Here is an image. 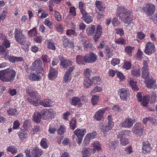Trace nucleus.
<instances>
[{
  "instance_id": "nucleus-1",
  "label": "nucleus",
  "mask_w": 157,
  "mask_h": 157,
  "mask_svg": "<svg viewBox=\"0 0 157 157\" xmlns=\"http://www.w3.org/2000/svg\"><path fill=\"white\" fill-rule=\"evenodd\" d=\"M117 15L125 24H128L126 26V29L129 31L131 30L133 25L132 23V19L131 12L122 6H119L117 9Z\"/></svg>"
},
{
  "instance_id": "nucleus-2",
  "label": "nucleus",
  "mask_w": 157,
  "mask_h": 157,
  "mask_svg": "<svg viewBox=\"0 0 157 157\" xmlns=\"http://www.w3.org/2000/svg\"><path fill=\"white\" fill-rule=\"evenodd\" d=\"M26 91L30 97L33 98H28V102L35 106L38 105L40 103V96L36 90L32 86H29L27 87Z\"/></svg>"
},
{
  "instance_id": "nucleus-3",
  "label": "nucleus",
  "mask_w": 157,
  "mask_h": 157,
  "mask_svg": "<svg viewBox=\"0 0 157 157\" xmlns=\"http://www.w3.org/2000/svg\"><path fill=\"white\" fill-rule=\"evenodd\" d=\"M16 72L13 69H4L0 71V79L3 82L13 80L14 78Z\"/></svg>"
},
{
  "instance_id": "nucleus-4",
  "label": "nucleus",
  "mask_w": 157,
  "mask_h": 157,
  "mask_svg": "<svg viewBox=\"0 0 157 157\" xmlns=\"http://www.w3.org/2000/svg\"><path fill=\"white\" fill-rule=\"evenodd\" d=\"M26 72H28L29 69H26ZM42 69H29L31 71L30 74L29 75L28 78L34 81L39 80L43 75L42 73Z\"/></svg>"
},
{
  "instance_id": "nucleus-5",
  "label": "nucleus",
  "mask_w": 157,
  "mask_h": 157,
  "mask_svg": "<svg viewBox=\"0 0 157 157\" xmlns=\"http://www.w3.org/2000/svg\"><path fill=\"white\" fill-rule=\"evenodd\" d=\"M130 131H123L117 133V136L120 138V144L122 146H125L129 143V140L125 138L126 137L129 136L130 134Z\"/></svg>"
},
{
  "instance_id": "nucleus-6",
  "label": "nucleus",
  "mask_w": 157,
  "mask_h": 157,
  "mask_svg": "<svg viewBox=\"0 0 157 157\" xmlns=\"http://www.w3.org/2000/svg\"><path fill=\"white\" fill-rule=\"evenodd\" d=\"M14 37L16 41L21 44H23L25 42L26 37L23 34L22 31L20 29H15Z\"/></svg>"
},
{
  "instance_id": "nucleus-7",
  "label": "nucleus",
  "mask_w": 157,
  "mask_h": 157,
  "mask_svg": "<svg viewBox=\"0 0 157 157\" xmlns=\"http://www.w3.org/2000/svg\"><path fill=\"white\" fill-rule=\"evenodd\" d=\"M144 129L140 122L136 123L132 130V132L134 135L137 137L141 136L143 134Z\"/></svg>"
},
{
  "instance_id": "nucleus-8",
  "label": "nucleus",
  "mask_w": 157,
  "mask_h": 157,
  "mask_svg": "<svg viewBox=\"0 0 157 157\" xmlns=\"http://www.w3.org/2000/svg\"><path fill=\"white\" fill-rule=\"evenodd\" d=\"M42 118L43 119H51L55 114V111L53 109H45L42 110Z\"/></svg>"
},
{
  "instance_id": "nucleus-9",
  "label": "nucleus",
  "mask_w": 157,
  "mask_h": 157,
  "mask_svg": "<svg viewBox=\"0 0 157 157\" xmlns=\"http://www.w3.org/2000/svg\"><path fill=\"white\" fill-rule=\"evenodd\" d=\"M155 49L154 44L152 42L149 41L146 44L144 52L147 55H150L155 52Z\"/></svg>"
},
{
  "instance_id": "nucleus-10",
  "label": "nucleus",
  "mask_w": 157,
  "mask_h": 157,
  "mask_svg": "<svg viewBox=\"0 0 157 157\" xmlns=\"http://www.w3.org/2000/svg\"><path fill=\"white\" fill-rule=\"evenodd\" d=\"M143 9L147 16H151L155 12V6L153 4L149 3L146 4L143 7Z\"/></svg>"
},
{
  "instance_id": "nucleus-11",
  "label": "nucleus",
  "mask_w": 157,
  "mask_h": 157,
  "mask_svg": "<svg viewBox=\"0 0 157 157\" xmlns=\"http://www.w3.org/2000/svg\"><path fill=\"white\" fill-rule=\"evenodd\" d=\"M97 56L93 53L86 54L85 56L84 62L93 63L97 60Z\"/></svg>"
},
{
  "instance_id": "nucleus-12",
  "label": "nucleus",
  "mask_w": 157,
  "mask_h": 157,
  "mask_svg": "<svg viewBox=\"0 0 157 157\" xmlns=\"http://www.w3.org/2000/svg\"><path fill=\"white\" fill-rule=\"evenodd\" d=\"M135 123L134 119L128 118L125 119L120 124V125L122 127L129 128L132 127Z\"/></svg>"
},
{
  "instance_id": "nucleus-13",
  "label": "nucleus",
  "mask_w": 157,
  "mask_h": 157,
  "mask_svg": "<svg viewBox=\"0 0 157 157\" xmlns=\"http://www.w3.org/2000/svg\"><path fill=\"white\" fill-rule=\"evenodd\" d=\"M99 126L100 128L101 132L104 135L107 134V132L111 130L113 127L112 124L110 125L107 124L105 125L102 123L100 124Z\"/></svg>"
},
{
  "instance_id": "nucleus-14",
  "label": "nucleus",
  "mask_w": 157,
  "mask_h": 157,
  "mask_svg": "<svg viewBox=\"0 0 157 157\" xmlns=\"http://www.w3.org/2000/svg\"><path fill=\"white\" fill-rule=\"evenodd\" d=\"M118 94L121 98L123 100H126L129 96L128 90L124 88L120 89L118 91Z\"/></svg>"
},
{
  "instance_id": "nucleus-15",
  "label": "nucleus",
  "mask_w": 157,
  "mask_h": 157,
  "mask_svg": "<svg viewBox=\"0 0 157 157\" xmlns=\"http://www.w3.org/2000/svg\"><path fill=\"white\" fill-rule=\"evenodd\" d=\"M102 28L100 25H97L96 30L95 33L93 37L94 39L95 42L98 41L100 38L102 33Z\"/></svg>"
},
{
  "instance_id": "nucleus-16",
  "label": "nucleus",
  "mask_w": 157,
  "mask_h": 157,
  "mask_svg": "<svg viewBox=\"0 0 157 157\" xmlns=\"http://www.w3.org/2000/svg\"><path fill=\"white\" fill-rule=\"evenodd\" d=\"M106 110V109H102L99 110L95 114V118L98 121L101 120L104 118L103 114Z\"/></svg>"
},
{
  "instance_id": "nucleus-17",
  "label": "nucleus",
  "mask_w": 157,
  "mask_h": 157,
  "mask_svg": "<svg viewBox=\"0 0 157 157\" xmlns=\"http://www.w3.org/2000/svg\"><path fill=\"white\" fill-rule=\"evenodd\" d=\"M73 69H67L65 72L63 78V82L65 83H67L70 82L71 79V73L72 72Z\"/></svg>"
},
{
  "instance_id": "nucleus-18",
  "label": "nucleus",
  "mask_w": 157,
  "mask_h": 157,
  "mask_svg": "<svg viewBox=\"0 0 157 157\" xmlns=\"http://www.w3.org/2000/svg\"><path fill=\"white\" fill-rule=\"evenodd\" d=\"M142 144L143 152L144 154L149 152L151 149V144L147 141L143 142Z\"/></svg>"
},
{
  "instance_id": "nucleus-19",
  "label": "nucleus",
  "mask_w": 157,
  "mask_h": 157,
  "mask_svg": "<svg viewBox=\"0 0 157 157\" xmlns=\"http://www.w3.org/2000/svg\"><path fill=\"white\" fill-rule=\"evenodd\" d=\"M97 9L100 11L104 10L105 8V5L104 3L99 1H96L95 3Z\"/></svg>"
},
{
  "instance_id": "nucleus-20",
  "label": "nucleus",
  "mask_w": 157,
  "mask_h": 157,
  "mask_svg": "<svg viewBox=\"0 0 157 157\" xmlns=\"http://www.w3.org/2000/svg\"><path fill=\"white\" fill-rule=\"evenodd\" d=\"M58 71L56 69H50L48 74L49 79L50 80L55 79L57 76Z\"/></svg>"
},
{
  "instance_id": "nucleus-21",
  "label": "nucleus",
  "mask_w": 157,
  "mask_h": 157,
  "mask_svg": "<svg viewBox=\"0 0 157 157\" xmlns=\"http://www.w3.org/2000/svg\"><path fill=\"white\" fill-rule=\"evenodd\" d=\"M73 62L71 60H65L63 63L61 64V66L63 68H66L70 67L69 69H74L75 67L72 66Z\"/></svg>"
},
{
  "instance_id": "nucleus-22",
  "label": "nucleus",
  "mask_w": 157,
  "mask_h": 157,
  "mask_svg": "<svg viewBox=\"0 0 157 157\" xmlns=\"http://www.w3.org/2000/svg\"><path fill=\"white\" fill-rule=\"evenodd\" d=\"M42 118V115L38 112H35L33 116V120L34 122L40 123Z\"/></svg>"
},
{
  "instance_id": "nucleus-23",
  "label": "nucleus",
  "mask_w": 157,
  "mask_h": 157,
  "mask_svg": "<svg viewBox=\"0 0 157 157\" xmlns=\"http://www.w3.org/2000/svg\"><path fill=\"white\" fill-rule=\"evenodd\" d=\"M82 14V18L86 23L89 24L92 21V18L86 12Z\"/></svg>"
},
{
  "instance_id": "nucleus-24",
  "label": "nucleus",
  "mask_w": 157,
  "mask_h": 157,
  "mask_svg": "<svg viewBox=\"0 0 157 157\" xmlns=\"http://www.w3.org/2000/svg\"><path fill=\"white\" fill-rule=\"evenodd\" d=\"M95 27L94 25H90L86 29V32L88 36L93 35L95 30Z\"/></svg>"
},
{
  "instance_id": "nucleus-25",
  "label": "nucleus",
  "mask_w": 157,
  "mask_h": 157,
  "mask_svg": "<svg viewBox=\"0 0 157 157\" xmlns=\"http://www.w3.org/2000/svg\"><path fill=\"white\" fill-rule=\"evenodd\" d=\"M42 62L40 60H37L33 63L31 67L35 69L42 68Z\"/></svg>"
},
{
  "instance_id": "nucleus-26",
  "label": "nucleus",
  "mask_w": 157,
  "mask_h": 157,
  "mask_svg": "<svg viewBox=\"0 0 157 157\" xmlns=\"http://www.w3.org/2000/svg\"><path fill=\"white\" fill-rule=\"evenodd\" d=\"M86 133V129L78 128L74 132V134L77 137L83 136Z\"/></svg>"
},
{
  "instance_id": "nucleus-27",
  "label": "nucleus",
  "mask_w": 157,
  "mask_h": 157,
  "mask_svg": "<svg viewBox=\"0 0 157 157\" xmlns=\"http://www.w3.org/2000/svg\"><path fill=\"white\" fill-rule=\"evenodd\" d=\"M155 80L153 79H150L148 80L147 82V86L148 88H152L154 89L156 88V86L155 84Z\"/></svg>"
},
{
  "instance_id": "nucleus-28",
  "label": "nucleus",
  "mask_w": 157,
  "mask_h": 157,
  "mask_svg": "<svg viewBox=\"0 0 157 157\" xmlns=\"http://www.w3.org/2000/svg\"><path fill=\"white\" fill-rule=\"evenodd\" d=\"M52 102L53 101H52L51 100L49 99H47L42 101H41L40 100V103L39 104H40L41 105L45 107H48L51 106Z\"/></svg>"
},
{
  "instance_id": "nucleus-29",
  "label": "nucleus",
  "mask_w": 157,
  "mask_h": 157,
  "mask_svg": "<svg viewBox=\"0 0 157 157\" xmlns=\"http://www.w3.org/2000/svg\"><path fill=\"white\" fill-rule=\"evenodd\" d=\"M92 152V149L88 147H84L82 151L83 157H87L90 155Z\"/></svg>"
},
{
  "instance_id": "nucleus-30",
  "label": "nucleus",
  "mask_w": 157,
  "mask_h": 157,
  "mask_svg": "<svg viewBox=\"0 0 157 157\" xmlns=\"http://www.w3.org/2000/svg\"><path fill=\"white\" fill-rule=\"evenodd\" d=\"M71 103L75 106L77 105L79 107H80L82 105L80 99L77 97L72 98Z\"/></svg>"
},
{
  "instance_id": "nucleus-31",
  "label": "nucleus",
  "mask_w": 157,
  "mask_h": 157,
  "mask_svg": "<svg viewBox=\"0 0 157 157\" xmlns=\"http://www.w3.org/2000/svg\"><path fill=\"white\" fill-rule=\"evenodd\" d=\"M43 152L41 149H36L33 151V157H40L43 154Z\"/></svg>"
},
{
  "instance_id": "nucleus-32",
  "label": "nucleus",
  "mask_w": 157,
  "mask_h": 157,
  "mask_svg": "<svg viewBox=\"0 0 157 157\" xmlns=\"http://www.w3.org/2000/svg\"><path fill=\"white\" fill-rule=\"evenodd\" d=\"M93 82L92 80L89 78H86L84 82V86L85 88H88L89 86L92 85Z\"/></svg>"
},
{
  "instance_id": "nucleus-33",
  "label": "nucleus",
  "mask_w": 157,
  "mask_h": 157,
  "mask_svg": "<svg viewBox=\"0 0 157 157\" xmlns=\"http://www.w3.org/2000/svg\"><path fill=\"white\" fill-rule=\"evenodd\" d=\"M128 81L133 90L135 91L139 90L138 88L136 85V82L133 80H128Z\"/></svg>"
},
{
  "instance_id": "nucleus-34",
  "label": "nucleus",
  "mask_w": 157,
  "mask_h": 157,
  "mask_svg": "<svg viewBox=\"0 0 157 157\" xmlns=\"http://www.w3.org/2000/svg\"><path fill=\"white\" fill-rule=\"evenodd\" d=\"M41 147L44 148H46L48 147V140L45 138L42 139L40 142Z\"/></svg>"
},
{
  "instance_id": "nucleus-35",
  "label": "nucleus",
  "mask_w": 157,
  "mask_h": 157,
  "mask_svg": "<svg viewBox=\"0 0 157 157\" xmlns=\"http://www.w3.org/2000/svg\"><path fill=\"white\" fill-rule=\"evenodd\" d=\"M7 151L15 155L17 152V148L13 146H10L7 148Z\"/></svg>"
},
{
  "instance_id": "nucleus-36",
  "label": "nucleus",
  "mask_w": 157,
  "mask_h": 157,
  "mask_svg": "<svg viewBox=\"0 0 157 157\" xmlns=\"http://www.w3.org/2000/svg\"><path fill=\"white\" fill-rule=\"evenodd\" d=\"M134 49V47L129 46L125 47L124 50L127 54L131 56L132 55V51Z\"/></svg>"
},
{
  "instance_id": "nucleus-37",
  "label": "nucleus",
  "mask_w": 157,
  "mask_h": 157,
  "mask_svg": "<svg viewBox=\"0 0 157 157\" xmlns=\"http://www.w3.org/2000/svg\"><path fill=\"white\" fill-rule=\"evenodd\" d=\"M94 148L98 151L101 150V145L100 143L97 141H95L92 144Z\"/></svg>"
},
{
  "instance_id": "nucleus-38",
  "label": "nucleus",
  "mask_w": 157,
  "mask_h": 157,
  "mask_svg": "<svg viewBox=\"0 0 157 157\" xmlns=\"http://www.w3.org/2000/svg\"><path fill=\"white\" fill-rule=\"evenodd\" d=\"M150 101L149 97L147 96H146L143 97L142 102L141 103V105L143 106H146Z\"/></svg>"
},
{
  "instance_id": "nucleus-39",
  "label": "nucleus",
  "mask_w": 157,
  "mask_h": 157,
  "mask_svg": "<svg viewBox=\"0 0 157 157\" xmlns=\"http://www.w3.org/2000/svg\"><path fill=\"white\" fill-rule=\"evenodd\" d=\"M27 132H21L19 134V136L20 139L24 140L26 139L28 137Z\"/></svg>"
},
{
  "instance_id": "nucleus-40",
  "label": "nucleus",
  "mask_w": 157,
  "mask_h": 157,
  "mask_svg": "<svg viewBox=\"0 0 157 157\" xmlns=\"http://www.w3.org/2000/svg\"><path fill=\"white\" fill-rule=\"evenodd\" d=\"M85 56H82L81 55H78L76 57V62L78 64H83V61L84 62Z\"/></svg>"
},
{
  "instance_id": "nucleus-41",
  "label": "nucleus",
  "mask_w": 157,
  "mask_h": 157,
  "mask_svg": "<svg viewBox=\"0 0 157 157\" xmlns=\"http://www.w3.org/2000/svg\"><path fill=\"white\" fill-rule=\"evenodd\" d=\"M92 79L93 83L99 84L101 83V80L99 76H94L92 77Z\"/></svg>"
},
{
  "instance_id": "nucleus-42",
  "label": "nucleus",
  "mask_w": 157,
  "mask_h": 157,
  "mask_svg": "<svg viewBox=\"0 0 157 157\" xmlns=\"http://www.w3.org/2000/svg\"><path fill=\"white\" fill-rule=\"evenodd\" d=\"M66 131L65 127L63 125H61L60 126L58 130V134L60 135L63 134Z\"/></svg>"
},
{
  "instance_id": "nucleus-43",
  "label": "nucleus",
  "mask_w": 157,
  "mask_h": 157,
  "mask_svg": "<svg viewBox=\"0 0 157 157\" xmlns=\"http://www.w3.org/2000/svg\"><path fill=\"white\" fill-rule=\"evenodd\" d=\"M7 112L10 116H15L18 114V112L16 109H12L7 110Z\"/></svg>"
},
{
  "instance_id": "nucleus-44",
  "label": "nucleus",
  "mask_w": 157,
  "mask_h": 157,
  "mask_svg": "<svg viewBox=\"0 0 157 157\" xmlns=\"http://www.w3.org/2000/svg\"><path fill=\"white\" fill-rule=\"evenodd\" d=\"M143 52L140 49H138L136 54V58L138 60L141 59L143 58Z\"/></svg>"
},
{
  "instance_id": "nucleus-45",
  "label": "nucleus",
  "mask_w": 157,
  "mask_h": 157,
  "mask_svg": "<svg viewBox=\"0 0 157 157\" xmlns=\"http://www.w3.org/2000/svg\"><path fill=\"white\" fill-rule=\"evenodd\" d=\"M54 17L55 19L58 21H62L61 16L60 15L59 13L56 11L54 10Z\"/></svg>"
},
{
  "instance_id": "nucleus-46",
  "label": "nucleus",
  "mask_w": 157,
  "mask_h": 157,
  "mask_svg": "<svg viewBox=\"0 0 157 157\" xmlns=\"http://www.w3.org/2000/svg\"><path fill=\"white\" fill-rule=\"evenodd\" d=\"M99 100V97L98 96L94 95L92 96L91 101L93 105H95L97 104Z\"/></svg>"
},
{
  "instance_id": "nucleus-47",
  "label": "nucleus",
  "mask_w": 157,
  "mask_h": 157,
  "mask_svg": "<svg viewBox=\"0 0 157 157\" xmlns=\"http://www.w3.org/2000/svg\"><path fill=\"white\" fill-rule=\"evenodd\" d=\"M28 34L31 37L36 36L37 35L36 29L35 28L29 30L28 32Z\"/></svg>"
},
{
  "instance_id": "nucleus-48",
  "label": "nucleus",
  "mask_w": 157,
  "mask_h": 157,
  "mask_svg": "<svg viewBox=\"0 0 157 157\" xmlns=\"http://www.w3.org/2000/svg\"><path fill=\"white\" fill-rule=\"evenodd\" d=\"M63 45L64 47L69 46V44L70 43L69 40L65 36H63Z\"/></svg>"
},
{
  "instance_id": "nucleus-49",
  "label": "nucleus",
  "mask_w": 157,
  "mask_h": 157,
  "mask_svg": "<svg viewBox=\"0 0 157 157\" xmlns=\"http://www.w3.org/2000/svg\"><path fill=\"white\" fill-rule=\"evenodd\" d=\"M97 135V134L96 132H93L92 133H88L86 135V136L90 140L95 138Z\"/></svg>"
},
{
  "instance_id": "nucleus-50",
  "label": "nucleus",
  "mask_w": 157,
  "mask_h": 157,
  "mask_svg": "<svg viewBox=\"0 0 157 157\" xmlns=\"http://www.w3.org/2000/svg\"><path fill=\"white\" fill-rule=\"evenodd\" d=\"M92 74L93 72L90 71V69H85L84 71V75L87 78L90 77Z\"/></svg>"
},
{
  "instance_id": "nucleus-51",
  "label": "nucleus",
  "mask_w": 157,
  "mask_h": 157,
  "mask_svg": "<svg viewBox=\"0 0 157 157\" xmlns=\"http://www.w3.org/2000/svg\"><path fill=\"white\" fill-rule=\"evenodd\" d=\"M148 69H143L142 71V76L144 78H147L149 75Z\"/></svg>"
},
{
  "instance_id": "nucleus-52",
  "label": "nucleus",
  "mask_w": 157,
  "mask_h": 157,
  "mask_svg": "<svg viewBox=\"0 0 157 157\" xmlns=\"http://www.w3.org/2000/svg\"><path fill=\"white\" fill-rule=\"evenodd\" d=\"M115 43L118 44H124L126 43L125 40L123 38H119L114 40Z\"/></svg>"
},
{
  "instance_id": "nucleus-53",
  "label": "nucleus",
  "mask_w": 157,
  "mask_h": 157,
  "mask_svg": "<svg viewBox=\"0 0 157 157\" xmlns=\"http://www.w3.org/2000/svg\"><path fill=\"white\" fill-rule=\"evenodd\" d=\"M131 67V63L130 62L125 61L122 66L124 69H130Z\"/></svg>"
},
{
  "instance_id": "nucleus-54",
  "label": "nucleus",
  "mask_w": 157,
  "mask_h": 157,
  "mask_svg": "<svg viewBox=\"0 0 157 157\" xmlns=\"http://www.w3.org/2000/svg\"><path fill=\"white\" fill-rule=\"evenodd\" d=\"M48 48L49 49H52V50H55L56 49V47L54 44L52 43L47 41Z\"/></svg>"
},
{
  "instance_id": "nucleus-55",
  "label": "nucleus",
  "mask_w": 157,
  "mask_h": 157,
  "mask_svg": "<svg viewBox=\"0 0 157 157\" xmlns=\"http://www.w3.org/2000/svg\"><path fill=\"white\" fill-rule=\"evenodd\" d=\"M84 4L82 2H80L79 3V8L82 14L86 12L84 9Z\"/></svg>"
},
{
  "instance_id": "nucleus-56",
  "label": "nucleus",
  "mask_w": 157,
  "mask_h": 157,
  "mask_svg": "<svg viewBox=\"0 0 157 157\" xmlns=\"http://www.w3.org/2000/svg\"><path fill=\"white\" fill-rule=\"evenodd\" d=\"M70 127L71 129L74 130L76 127V121L75 119H72L70 123Z\"/></svg>"
},
{
  "instance_id": "nucleus-57",
  "label": "nucleus",
  "mask_w": 157,
  "mask_h": 157,
  "mask_svg": "<svg viewBox=\"0 0 157 157\" xmlns=\"http://www.w3.org/2000/svg\"><path fill=\"white\" fill-rule=\"evenodd\" d=\"M66 34L67 35H73L75 36H76L77 35V33H76L75 30L71 29H68L67 30V32H66Z\"/></svg>"
},
{
  "instance_id": "nucleus-58",
  "label": "nucleus",
  "mask_w": 157,
  "mask_h": 157,
  "mask_svg": "<svg viewBox=\"0 0 157 157\" xmlns=\"http://www.w3.org/2000/svg\"><path fill=\"white\" fill-rule=\"evenodd\" d=\"M102 90V89L101 87L97 86L92 90L91 93H95L97 92H100Z\"/></svg>"
},
{
  "instance_id": "nucleus-59",
  "label": "nucleus",
  "mask_w": 157,
  "mask_h": 157,
  "mask_svg": "<svg viewBox=\"0 0 157 157\" xmlns=\"http://www.w3.org/2000/svg\"><path fill=\"white\" fill-rule=\"evenodd\" d=\"M140 72L139 69H133L132 71V74L134 76H139L140 75Z\"/></svg>"
},
{
  "instance_id": "nucleus-60",
  "label": "nucleus",
  "mask_w": 157,
  "mask_h": 157,
  "mask_svg": "<svg viewBox=\"0 0 157 157\" xmlns=\"http://www.w3.org/2000/svg\"><path fill=\"white\" fill-rule=\"evenodd\" d=\"M112 23L113 25L115 27L118 26L120 24V21H118L117 19L116 18H114L112 19Z\"/></svg>"
},
{
  "instance_id": "nucleus-61",
  "label": "nucleus",
  "mask_w": 157,
  "mask_h": 157,
  "mask_svg": "<svg viewBox=\"0 0 157 157\" xmlns=\"http://www.w3.org/2000/svg\"><path fill=\"white\" fill-rule=\"evenodd\" d=\"M115 31L117 34L120 35L121 36L124 35V32L123 29L121 28H116L115 29Z\"/></svg>"
},
{
  "instance_id": "nucleus-62",
  "label": "nucleus",
  "mask_w": 157,
  "mask_h": 157,
  "mask_svg": "<svg viewBox=\"0 0 157 157\" xmlns=\"http://www.w3.org/2000/svg\"><path fill=\"white\" fill-rule=\"evenodd\" d=\"M120 60L119 59L117 58H113L111 61V63L112 65L115 66L119 63Z\"/></svg>"
},
{
  "instance_id": "nucleus-63",
  "label": "nucleus",
  "mask_w": 157,
  "mask_h": 157,
  "mask_svg": "<svg viewBox=\"0 0 157 157\" xmlns=\"http://www.w3.org/2000/svg\"><path fill=\"white\" fill-rule=\"evenodd\" d=\"M70 13L71 15L75 16L76 15V13L75 8V7H71L70 9Z\"/></svg>"
},
{
  "instance_id": "nucleus-64",
  "label": "nucleus",
  "mask_w": 157,
  "mask_h": 157,
  "mask_svg": "<svg viewBox=\"0 0 157 157\" xmlns=\"http://www.w3.org/2000/svg\"><path fill=\"white\" fill-rule=\"evenodd\" d=\"M7 12L3 11L0 14V19L2 20H3L6 17V13H7Z\"/></svg>"
}]
</instances>
